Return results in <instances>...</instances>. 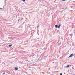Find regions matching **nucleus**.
<instances>
[{
	"mask_svg": "<svg viewBox=\"0 0 75 75\" xmlns=\"http://www.w3.org/2000/svg\"><path fill=\"white\" fill-rule=\"evenodd\" d=\"M74 56V54H71L68 57V58H71V57H72Z\"/></svg>",
	"mask_w": 75,
	"mask_h": 75,
	"instance_id": "obj_1",
	"label": "nucleus"
},
{
	"mask_svg": "<svg viewBox=\"0 0 75 75\" xmlns=\"http://www.w3.org/2000/svg\"><path fill=\"white\" fill-rule=\"evenodd\" d=\"M66 68H69V65H68L66 66V67H65Z\"/></svg>",
	"mask_w": 75,
	"mask_h": 75,
	"instance_id": "obj_2",
	"label": "nucleus"
},
{
	"mask_svg": "<svg viewBox=\"0 0 75 75\" xmlns=\"http://www.w3.org/2000/svg\"><path fill=\"white\" fill-rule=\"evenodd\" d=\"M15 71H17L18 70V68L17 67H15Z\"/></svg>",
	"mask_w": 75,
	"mask_h": 75,
	"instance_id": "obj_3",
	"label": "nucleus"
},
{
	"mask_svg": "<svg viewBox=\"0 0 75 75\" xmlns=\"http://www.w3.org/2000/svg\"><path fill=\"white\" fill-rule=\"evenodd\" d=\"M55 28H58V25H55Z\"/></svg>",
	"mask_w": 75,
	"mask_h": 75,
	"instance_id": "obj_4",
	"label": "nucleus"
},
{
	"mask_svg": "<svg viewBox=\"0 0 75 75\" xmlns=\"http://www.w3.org/2000/svg\"><path fill=\"white\" fill-rule=\"evenodd\" d=\"M12 45H12V44L9 45H8V47H11V46H12Z\"/></svg>",
	"mask_w": 75,
	"mask_h": 75,
	"instance_id": "obj_5",
	"label": "nucleus"
},
{
	"mask_svg": "<svg viewBox=\"0 0 75 75\" xmlns=\"http://www.w3.org/2000/svg\"><path fill=\"white\" fill-rule=\"evenodd\" d=\"M61 24H59V26H58V28H60V27H61Z\"/></svg>",
	"mask_w": 75,
	"mask_h": 75,
	"instance_id": "obj_6",
	"label": "nucleus"
},
{
	"mask_svg": "<svg viewBox=\"0 0 75 75\" xmlns=\"http://www.w3.org/2000/svg\"><path fill=\"white\" fill-rule=\"evenodd\" d=\"M22 1L23 2H25V0H22Z\"/></svg>",
	"mask_w": 75,
	"mask_h": 75,
	"instance_id": "obj_7",
	"label": "nucleus"
},
{
	"mask_svg": "<svg viewBox=\"0 0 75 75\" xmlns=\"http://www.w3.org/2000/svg\"><path fill=\"white\" fill-rule=\"evenodd\" d=\"M2 75H5V72H4L3 74H2Z\"/></svg>",
	"mask_w": 75,
	"mask_h": 75,
	"instance_id": "obj_8",
	"label": "nucleus"
},
{
	"mask_svg": "<svg viewBox=\"0 0 75 75\" xmlns=\"http://www.w3.org/2000/svg\"><path fill=\"white\" fill-rule=\"evenodd\" d=\"M60 75H62V73H61L60 74Z\"/></svg>",
	"mask_w": 75,
	"mask_h": 75,
	"instance_id": "obj_9",
	"label": "nucleus"
},
{
	"mask_svg": "<svg viewBox=\"0 0 75 75\" xmlns=\"http://www.w3.org/2000/svg\"><path fill=\"white\" fill-rule=\"evenodd\" d=\"M62 1H66V0H62Z\"/></svg>",
	"mask_w": 75,
	"mask_h": 75,
	"instance_id": "obj_10",
	"label": "nucleus"
},
{
	"mask_svg": "<svg viewBox=\"0 0 75 75\" xmlns=\"http://www.w3.org/2000/svg\"><path fill=\"white\" fill-rule=\"evenodd\" d=\"M38 27H39V25H38V26H37V28H38Z\"/></svg>",
	"mask_w": 75,
	"mask_h": 75,
	"instance_id": "obj_11",
	"label": "nucleus"
},
{
	"mask_svg": "<svg viewBox=\"0 0 75 75\" xmlns=\"http://www.w3.org/2000/svg\"><path fill=\"white\" fill-rule=\"evenodd\" d=\"M20 19H18V21H20Z\"/></svg>",
	"mask_w": 75,
	"mask_h": 75,
	"instance_id": "obj_12",
	"label": "nucleus"
},
{
	"mask_svg": "<svg viewBox=\"0 0 75 75\" xmlns=\"http://www.w3.org/2000/svg\"><path fill=\"white\" fill-rule=\"evenodd\" d=\"M1 9L2 10H3V8H0V10H1Z\"/></svg>",
	"mask_w": 75,
	"mask_h": 75,
	"instance_id": "obj_13",
	"label": "nucleus"
},
{
	"mask_svg": "<svg viewBox=\"0 0 75 75\" xmlns=\"http://www.w3.org/2000/svg\"><path fill=\"white\" fill-rule=\"evenodd\" d=\"M40 74H44V73L43 72L40 73Z\"/></svg>",
	"mask_w": 75,
	"mask_h": 75,
	"instance_id": "obj_14",
	"label": "nucleus"
},
{
	"mask_svg": "<svg viewBox=\"0 0 75 75\" xmlns=\"http://www.w3.org/2000/svg\"><path fill=\"white\" fill-rule=\"evenodd\" d=\"M6 0H5V3H6Z\"/></svg>",
	"mask_w": 75,
	"mask_h": 75,
	"instance_id": "obj_15",
	"label": "nucleus"
},
{
	"mask_svg": "<svg viewBox=\"0 0 75 75\" xmlns=\"http://www.w3.org/2000/svg\"><path fill=\"white\" fill-rule=\"evenodd\" d=\"M54 63V62H53V64Z\"/></svg>",
	"mask_w": 75,
	"mask_h": 75,
	"instance_id": "obj_16",
	"label": "nucleus"
},
{
	"mask_svg": "<svg viewBox=\"0 0 75 75\" xmlns=\"http://www.w3.org/2000/svg\"><path fill=\"white\" fill-rule=\"evenodd\" d=\"M73 2H75V1H74Z\"/></svg>",
	"mask_w": 75,
	"mask_h": 75,
	"instance_id": "obj_17",
	"label": "nucleus"
}]
</instances>
